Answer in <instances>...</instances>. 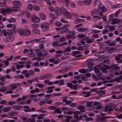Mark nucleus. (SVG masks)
<instances>
[{"instance_id":"f257e3e1","label":"nucleus","mask_w":122,"mask_h":122,"mask_svg":"<svg viewBox=\"0 0 122 122\" xmlns=\"http://www.w3.org/2000/svg\"><path fill=\"white\" fill-rule=\"evenodd\" d=\"M13 4L15 6L14 8L16 9L14 10L15 11H18L20 10V7L22 5V4L20 1H15L13 2Z\"/></svg>"},{"instance_id":"f03ea898","label":"nucleus","mask_w":122,"mask_h":122,"mask_svg":"<svg viewBox=\"0 0 122 122\" xmlns=\"http://www.w3.org/2000/svg\"><path fill=\"white\" fill-rule=\"evenodd\" d=\"M63 8H65L63 7L62 8H60L58 7H56V9L55 10L56 14L57 15H60L62 14H63L64 9Z\"/></svg>"},{"instance_id":"7ed1b4c3","label":"nucleus","mask_w":122,"mask_h":122,"mask_svg":"<svg viewBox=\"0 0 122 122\" xmlns=\"http://www.w3.org/2000/svg\"><path fill=\"white\" fill-rule=\"evenodd\" d=\"M11 11L10 9L8 8H2L0 9L1 13L4 15H5L6 13H10L11 12Z\"/></svg>"},{"instance_id":"20e7f679","label":"nucleus","mask_w":122,"mask_h":122,"mask_svg":"<svg viewBox=\"0 0 122 122\" xmlns=\"http://www.w3.org/2000/svg\"><path fill=\"white\" fill-rule=\"evenodd\" d=\"M23 85L21 83H17L13 84H10V89L11 90H13L15 89L17 86H19Z\"/></svg>"},{"instance_id":"39448f33","label":"nucleus","mask_w":122,"mask_h":122,"mask_svg":"<svg viewBox=\"0 0 122 122\" xmlns=\"http://www.w3.org/2000/svg\"><path fill=\"white\" fill-rule=\"evenodd\" d=\"M52 75L51 74H48L43 76H39L38 79L40 80H42L45 79L49 78L51 77Z\"/></svg>"},{"instance_id":"423d86ee","label":"nucleus","mask_w":122,"mask_h":122,"mask_svg":"<svg viewBox=\"0 0 122 122\" xmlns=\"http://www.w3.org/2000/svg\"><path fill=\"white\" fill-rule=\"evenodd\" d=\"M49 24L48 23H46L41 26V29L43 31H47L49 29Z\"/></svg>"},{"instance_id":"0eeeda50","label":"nucleus","mask_w":122,"mask_h":122,"mask_svg":"<svg viewBox=\"0 0 122 122\" xmlns=\"http://www.w3.org/2000/svg\"><path fill=\"white\" fill-rule=\"evenodd\" d=\"M12 34V32L10 30H3V35L5 36H6L7 35H11Z\"/></svg>"},{"instance_id":"6e6552de","label":"nucleus","mask_w":122,"mask_h":122,"mask_svg":"<svg viewBox=\"0 0 122 122\" xmlns=\"http://www.w3.org/2000/svg\"><path fill=\"white\" fill-rule=\"evenodd\" d=\"M7 37L6 38H4V40L5 42H10L13 41L15 39V38L14 36L11 35Z\"/></svg>"},{"instance_id":"1a4fd4ad","label":"nucleus","mask_w":122,"mask_h":122,"mask_svg":"<svg viewBox=\"0 0 122 122\" xmlns=\"http://www.w3.org/2000/svg\"><path fill=\"white\" fill-rule=\"evenodd\" d=\"M116 108V107H114L112 109L110 106L106 107L105 108L104 112H106L108 111L111 112L113 111V109H115L116 111H117L118 110V108H117L116 109H115Z\"/></svg>"},{"instance_id":"9d476101","label":"nucleus","mask_w":122,"mask_h":122,"mask_svg":"<svg viewBox=\"0 0 122 122\" xmlns=\"http://www.w3.org/2000/svg\"><path fill=\"white\" fill-rule=\"evenodd\" d=\"M64 9V12L63 13V14L66 16V17L68 19H70L71 17V14L68 12V11L65 8Z\"/></svg>"},{"instance_id":"9b49d317","label":"nucleus","mask_w":122,"mask_h":122,"mask_svg":"<svg viewBox=\"0 0 122 122\" xmlns=\"http://www.w3.org/2000/svg\"><path fill=\"white\" fill-rule=\"evenodd\" d=\"M112 22L111 24L115 25L120 23L121 22V20L116 18H113L112 20Z\"/></svg>"},{"instance_id":"f8f14e48","label":"nucleus","mask_w":122,"mask_h":122,"mask_svg":"<svg viewBox=\"0 0 122 122\" xmlns=\"http://www.w3.org/2000/svg\"><path fill=\"white\" fill-rule=\"evenodd\" d=\"M32 21L35 23H38L40 21L39 18L37 16H34L32 18Z\"/></svg>"},{"instance_id":"ddd939ff","label":"nucleus","mask_w":122,"mask_h":122,"mask_svg":"<svg viewBox=\"0 0 122 122\" xmlns=\"http://www.w3.org/2000/svg\"><path fill=\"white\" fill-rule=\"evenodd\" d=\"M77 108L82 112H85V108L83 105L79 106L77 107Z\"/></svg>"},{"instance_id":"4468645a","label":"nucleus","mask_w":122,"mask_h":122,"mask_svg":"<svg viewBox=\"0 0 122 122\" xmlns=\"http://www.w3.org/2000/svg\"><path fill=\"white\" fill-rule=\"evenodd\" d=\"M97 122H104L106 121L104 117H101L97 118L96 119Z\"/></svg>"},{"instance_id":"2eb2a0df","label":"nucleus","mask_w":122,"mask_h":122,"mask_svg":"<svg viewBox=\"0 0 122 122\" xmlns=\"http://www.w3.org/2000/svg\"><path fill=\"white\" fill-rule=\"evenodd\" d=\"M121 79H122V76H120L119 77H117L115 78V79H112L111 82H114L115 81H120Z\"/></svg>"},{"instance_id":"dca6fc26","label":"nucleus","mask_w":122,"mask_h":122,"mask_svg":"<svg viewBox=\"0 0 122 122\" xmlns=\"http://www.w3.org/2000/svg\"><path fill=\"white\" fill-rule=\"evenodd\" d=\"M91 14L92 15L93 14L97 15L100 13L99 10L97 9H94L93 11H91L90 12Z\"/></svg>"},{"instance_id":"f3484780","label":"nucleus","mask_w":122,"mask_h":122,"mask_svg":"<svg viewBox=\"0 0 122 122\" xmlns=\"http://www.w3.org/2000/svg\"><path fill=\"white\" fill-rule=\"evenodd\" d=\"M31 33L30 31L28 29L24 30V36H29Z\"/></svg>"},{"instance_id":"a211bd4d","label":"nucleus","mask_w":122,"mask_h":122,"mask_svg":"<svg viewBox=\"0 0 122 122\" xmlns=\"http://www.w3.org/2000/svg\"><path fill=\"white\" fill-rule=\"evenodd\" d=\"M78 37L79 38H83L84 40H86L87 39V37H86V36L83 34H79Z\"/></svg>"},{"instance_id":"6ab92c4d","label":"nucleus","mask_w":122,"mask_h":122,"mask_svg":"<svg viewBox=\"0 0 122 122\" xmlns=\"http://www.w3.org/2000/svg\"><path fill=\"white\" fill-rule=\"evenodd\" d=\"M36 54L37 55L38 57H40V56H42V53H41V50L40 49H38L36 50Z\"/></svg>"},{"instance_id":"aec40b11","label":"nucleus","mask_w":122,"mask_h":122,"mask_svg":"<svg viewBox=\"0 0 122 122\" xmlns=\"http://www.w3.org/2000/svg\"><path fill=\"white\" fill-rule=\"evenodd\" d=\"M103 66L102 65V64H100V65L97 66V67L99 68L100 69H101L103 72H105L106 70L105 68H103Z\"/></svg>"},{"instance_id":"412c9836","label":"nucleus","mask_w":122,"mask_h":122,"mask_svg":"<svg viewBox=\"0 0 122 122\" xmlns=\"http://www.w3.org/2000/svg\"><path fill=\"white\" fill-rule=\"evenodd\" d=\"M40 17L41 19L43 20H45L46 19V17L44 14L41 13L40 14Z\"/></svg>"},{"instance_id":"4be33fe9","label":"nucleus","mask_w":122,"mask_h":122,"mask_svg":"<svg viewBox=\"0 0 122 122\" xmlns=\"http://www.w3.org/2000/svg\"><path fill=\"white\" fill-rule=\"evenodd\" d=\"M80 112L79 111H76L74 112L73 113L75 114L74 116V117L76 119H78V115L80 114Z\"/></svg>"},{"instance_id":"5701e85b","label":"nucleus","mask_w":122,"mask_h":122,"mask_svg":"<svg viewBox=\"0 0 122 122\" xmlns=\"http://www.w3.org/2000/svg\"><path fill=\"white\" fill-rule=\"evenodd\" d=\"M25 66V65L24 64L21 65H16V67L17 69L20 70L21 68H23Z\"/></svg>"},{"instance_id":"b1692460","label":"nucleus","mask_w":122,"mask_h":122,"mask_svg":"<svg viewBox=\"0 0 122 122\" xmlns=\"http://www.w3.org/2000/svg\"><path fill=\"white\" fill-rule=\"evenodd\" d=\"M60 2L62 3L65 2L66 4V6H68L69 4L70 0H59Z\"/></svg>"},{"instance_id":"393cba45","label":"nucleus","mask_w":122,"mask_h":122,"mask_svg":"<svg viewBox=\"0 0 122 122\" xmlns=\"http://www.w3.org/2000/svg\"><path fill=\"white\" fill-rule=\"evenodd\" d=\"M53 45L56 47H60V44H59L58 42L57 41H54L52 42Z\"/></svg>"},{"instance_id":"a878e982","label":"nucleus","mask_w":122,"mask_h":122,"mask_svg":"<svg viewBox=\"0 0 122 122\" xmlns=\"http://www.w3.org/2000/svg\"><path fill=\"white\" fill-rule=\"evenodd\" d=\"M66 38L67 39L70 38L74 39L76 38V36H73L71 34L67 36H66Z\"/></svg>"},{"instance_id":"bb28decb","label":"nucleus","mask_w":122,"mask_h":122,"mask_svg":"<svg viewBox=\"0 0 122 122\" xmlns=\"http://www.w3.org/2000/svg\"><path fill=\"white\" fill-rule=\"evenodd\" d=\"M33 32L36 34L39 35L40 34V31L37 29H34L33 30Z\"/></svg>"},{"instance_id":"cd10ccee","label":"nucleus","mask_w":122,"mask_h":122,"mask_svg":"<svg viewBox=\"0 0 122 122\" xmlns=\"http://www.w3.org/2000/svg\"><path fill=\"white\" fill-rule=\"evenodd\" d=\"M115 26L111 25L108 27L107 28L109 29V31H112L115 30Z\"/></svg>"},{"instance_id":"c85d7f7f","label":"nucleus","mask_w":122,"mask_h":122,"mask_svg":"<svg viewBox=\"0 0 122 122\" xmlns=\"http://www.w3.org/2000/svg\"><path fill=\"white\" fill-rule=\"evenodd\" d=\"M22 107L21 106H17L16 105H15L12 108H14L15 110H20V109L22 108Z\"/></svg>"},{"instance_id":"c756f323","label":"nucleus","mask_w":122,"mask_h":122,"mask_svg":"<svg viewBox=\"0 0 122 122\" xmlns=\"http://www.w3.org/2000/svg\"><path fill=\"white\" fill-rule=\"evenodd\" d=\"M11 108L10 107H5L3 108V111L4 112H8L10 111Z\"/></svg>"},{"instance_id":"7c9ffc66","label":"nucleus","mask_w":122,"mask_h":122,"mask_svg":"<svg viewBox=\"0 0 122 122\" xmlns=\"http://www.w3.org/2000/svg\"><path fill=\"white\" fill-rule=\"evenodd\" d=\"M24 30H22V29H19L18 30V32L20 36H24Z\"/></svg>"},{"instance_id":"2f4dec72","label":"nucleus","mask_w":122,"mask_h":122,"mask_svg":"<svg viewBox=\"0 0 122 122\" xmlns=\"http://www.w3.org/2000/svg\"><path fill=\"white\" fill-rule=\"evenodd\" d=\"M2 18V16L0 15V27L1 28H3L4 27V25L3 21L1 20Z\"/></svg>"},{"instance_id":"473e14b6","label":"nucleus","mask_w":122,"mask_h":122,"mask_svg":"<svg viewBox=\"0 0 122 122\" xmlns=\"http://www.w3.org/2000/svg\"><path fill=\"white\" fill-rule=\"evenodd\" d=\"M69 68V67H68L64 69L60 70L59 71V72L60 73H63L66 72L69 69H68Z\"/></svg>"},{"instance_id":"72a5a7b5","label":"nucleus","mask_w":122,"mask_h":122,"mask_svg":"<svg viewBox=\"0 0 122 122\" xmlns=\"http://www.w3.org/2000/svg\"><path fill=\"white\" fill-rule=\"evenodd\" d=\"M102 65L106 70L111 69L112 68V66H110L107 65H106L104 64H102Z\"/></svg>"},{"instance_id":"f704fd0d","label":"nucleus","mask_w":122,"mask_h":122,"mask_svg":"<svg viewBox=\"0 0 122 122\" xmlns=\"http://www.w3.org/2000/svg\"><path fill=\"white\" fill-rule=\"evenodd\" d=\"M79 72L80 73H82L83 74L87 72L86 70L85 69H82L79 70Z\"/></svg>"},{"instance_id":"c9c22d12","label":"nucleus","mask_w":122,"mask_h":122,"mask_svg":"<svg viewBox=\"0 0 122 122\" xmlns=\"http://www.w3.org/2000/svg\"><path fill=\"white\" fill-rule=\"evenodd\" d=\"M54 113H57V114H61L62 113V112L61 111V109L59 108L55 110L54 111Z\"/></svg>"},{"instance_id":"e433bc0d","label":"nucleus","mask_w":122,"mask_h":122,"mask_svg":"<svg viewBox=\"0 0 122 122\" xmlns=\"http://www.w3.org/2000/svg\"><path fill=\"white\" fill-rule=\"evenodd\" d=\"M95 39L93 38L91 39H88L86 41V43L87 44H90L93 42L94 41Z\"/></svg>"},{"instance_id":"4c0bfd02","label":"nucleus","mask_w":122,"mask_h":122,"mask_svg":"<svg viewBox=\"0 0 122 122\" xmlns=\"http://www.w3.org/2000/svg\"><path fill=\"white\" fill-rule=\"evenodd\" d=\"M77 30L78 32H85L86 30V29L84 28H80L77 29Z\"/></svg>"},{"instance_id":"58836bf2","label":"nucleus","mask_w":122,"mask_h":122,"mask_svg":"<svg viewBox=\"0 0 122 122\" xmlns=\"http://www.w3.org/2000/svg\"><path fill=\"white\" fill-rule=\"evenodd\" d=\"M27 8L30 11H31L33 9L32 5L31 4H28L27 5Z\"/></svg>"},{"instance_id":"ea45409f","label":"nucleus","mask_w":122,"mask_h":122,"mask_svg":"<svg viewBox=\"0 0 122 122\" xmlns=\"http://www.w3.org/2000/svg\"><path fill=\"white\" fill-rule=\"evenodd\" d=\"M88 68L86 70H87V71L88 72H90L92 71V69L93 68L92 66H88L87 67Z\"/></svg>"},{"instance_id":"a19ab883","label":"nucleus","mask_w":122,"mask_h":122,"mask_svg":"<svg viewBox=\"0 0 122 122\" xmlns=\"http://www.w3.org/2000/svg\"><path fill=\"white\" fill-rule=\"evenodd\" d=\"M67 85L68 87L71 88H73V86L72 83L70 82H68L67 83Z\"/></svg>"},{"instance_id":"79ce46f5","label":"nucleus","mask_w":122,"mask_h":122,"mask_svg":"<svg viewBox=\"0 0 122 122\" xmlns=\"http://www.w3.org/2000/svg\"><path fill=\"white\" fill-rule=\"evenodd\" d=\"M66 122H69L70 120V119H71L72 118V117L71 116H66Z\"/></svg>"},{"instance_id":"37998d69","label":"nucleus","mask_w":122,"mask_h":122,"mask_svg":"<svg viewBox=\"0 0 122 122\" xmlns=\"http://www.w3.org/2000/svg\"><path fill=\"white\" fill-rule=\"evenodd\" d=\"M72 109V108H67L66 107H63L61 108L62 110L63 111H68L71 110Z\"/></svg>"},{"instance_id":"c03bdc74","label":"nucleus","mask_w":122,"mask_h":122,"mask_svg":"<svg viewBox=\"0 0 122 122\" xmlns=\"http://www.w3.org/2000/svg\"><path fill=\"white\" fill-rule=\"evenodd\" d=\"M82 20H83L82 19H78L74 21V23L75 24H76L78 23L81 22Z\"/></svg>"},{"instance_id":"a18cd8bd","label":"nucleus","mask_w":122,"mask_h":122,"mask_svg":"<svg viewBox=\"0 0 122 122\" xmlns=\"http://www.w3.org/2000/svg\"><path fill=\"white\" fill-rule=\"evenodd\" d=\"M112 42H110V43H109L108 45L109 46H114L116 45V43H115L116 41H113Z\"/></svg>"},{"instance_id":"49530a36","label":"nucleus","mask_w":122,"mask_h":122,"mask_svg":"<svg viewBox=\"0 0 122 122\" xmlns=\"http://www.w3.org/2000/svg\"><path fill=\"white\" fill-rule=\"evenodd\" d=\"M33 8L34 9L37 10H40V8L38 6L36 5H34Z\"/></svg>"},{"instance_id":"de8ad7c7","label":"nucleus","mask_w":122,"mask_h":122,"mask_svg":"<svg viewBox=\"0 0 122 122\" xmlns=\"http://www.w3.org/2000/svg\"><path fill=\"white\" fill-rule=\"evenodd\" d=\"M41 39L42 38H40L39 39H34V40L32 39L31 40L30 42H32L34 40H35L36 42H39L40 41Z\"/></svg>"},{"instance_id":"09e8293b","label":"nucleus","mask_w":122,"mask_h":122,"mask_svg":"<svg viewBox=\"0 0 122 122\" xmlns=\"http://www.w3.org/2000/svg\"><path fill=\"white\" fill-rule=\"evenodd\" d=\"M46 100L41 101L40 102V106H42L43 104H45L46 103Z\"/></svg>"},{"instance_id":"8fccbe9b","label":"nucleus","mask_w":122,"mask_h":122,"mask_svg":"<svg viewBox=\"0 0 122 122\" xmlns=\"http://www.w3.org/2000/svg\"><path fill=\"white\" fill-rule=\"evenodd\" d=\"M92 1V0H85V2L87 5H89L91 3Z\"/></svg>"},{"instance_id":"3c124183","label":"nucleus","mask_w":122,"mask_h":122,"mask_svg":"<svg viewBox=\"0 0 122 122\" xmlns=\"http://www.w3.org/2000/svg\"><path fill=\"white\" fill-rule=\"evenodd\" d=\"M48 109L51 110H55L56 109V107L52 106L48 107Z\"/></svg>"},{"instance_id":"603ef678","label":"nucleus","mask_w":122,"mask_h":122,"mask_svg":"<svg viewBox=\"0 0 122 122\" xmlns=\"http://www.w3.org/2000/svg\"><path fill=\"white\" fill-rule=\"evenodd\" d=\"M8 21L9 22L11 23L13 22H14L16 20L15 18H11L9 20H8Z\"/></svg>"},{"instance_id":"864d4df0","label":"nucleus","mask_w":122,"mask_h":122,"mask_svg":"<svg viewBox=\"0 0 122 122\" xmlns=\"http://www.w3.org/2000/svg\"><path fill=\"white\" fill-rule=\"evenodd\" d=\"M70 26V25L68 24H66L62 26L61 28V29H66L68 28Z\"/></svg>"},{"instance_id":"5fc2aeb1","label":"nucleus","mask_w":122,"mask_h":122,"mask_svg":"<svg viewBox=\"0 0 122 122\" xmlns=\"http://www.w3.org/2000/svg\"><path fill=\"white\" fill-rule=\"evenodd\" d=\"M60 83L59 84V86H61L64 85V81L63 79H61L59 81Z\"/></svg>"},{"instance_id":"6e6d98bb","label":"nucleus","mask_w":122,"mask_h":122,"mask_svg":"<svg viewBox=\"0 0 122 122\" xmlns=\"http://www.w3.org/2000/svg\"><path fill=\"white\" fill-rule=\"evenodd\" d=\"M28 56L30 57H34L35 56V54L33 53H29L28 54Z\"/></svg>"},{"instance_id":"4d7b16f0","label":"nucleus","mask_w":122,"mask_h":122,"mask_svg":"<svg viewBox=\"0 0 122 122\" xmlns=\"http://www.w3.org/2000/svg\"><path fill=\"white\" fill-rule=\"evenodd\" d=\"M105 46V45L103 43H101L100 45L99 49L101 51H103V48Z\"/></svg>"},{"instance_id":"13d9d810","label":"nucleus","mask_w":122,"mask_h":122,"mask_svg":"<svg viewBox=\"0 0 122 122\" xmlns=\"http://www.w3.org/2000/svg\"><path fill=\"white\" fill-rule=\"evenodd\" d=\"M39 63L38 62H36L34 63L33 65V66L34 67H37L39 66Z\"/></svg>"},{"instance_id":"bf43d9fd","label":"nucleus","mask_w":122,"mask_h":122,"mask_svg":"<svg viewBox=\"0 0 122 122\" xmlns=\"http://www.w3.org/2000/svg\"><path fill=\"white\" fill-rule=\"evenodd\" d=\"M16 113V112L15 111L9 112L8 113V114L11 116H13Z\"/></svg>"},{"instance_id":"052dcab7","label":"nucleus","mask_w":122,"mask_h":122,"mask_svg":"<svg viewBox=\"0 0 122 122\" xmlns=\"http://www.w3.org/2000/svg\"><path fill=\"white\" fill-rule=\"evenodd\" d=\"M94 70L96 73H98L100 72L99 70L96 67L94 68Z\"/></svg>"},{"instance_id":"680f3d73","label":"nucleus","mask_w":122,"mask_h":122,"mask_svg":"<svg viewBox=\"0 0 122 122\" xmlns=\"http://www.w3.org/2000/svg\"><path fill=\"white\" fill-rule=\"evenodd\" d=\"M98 8L99 9L102 10H104L105 9V7L104 6H100L99 5L98 6Z\"/></svg>"},{"instance_id":"e2e57ef3","label":"nucleus","mask_w":122,"mask_h":122,"mask_svg":"<svg viewBox=\"0 0 122 122\" xmlns=\"http://www.w3.org/2000/svg\"><path fill=\"white\" fill-rule=\"evenodd\" d=\"M70 6L72 8H74L76 7V5L75 4L72 2L70 3Z\"/></svg>"},{"instance_id":"0e129e2a","label":"nucleus","mask_w":122,"mask_h":122,"mask_svg":"<svg viewBox=\"0 0 122 122\" xmlns=\"http://www.w3.org/2000/svg\"><path fill=\"white\" fill-rule=\"evenodd\" d=\"M66 41L65 38L64 37H62L61 38L59 39V41L60 42H62L65 41Z\"/></svg>"},{"instance_id":"69168bd1","label":"nucleus","mask_w":122,"mask_h":122,"mask_svg":"<svg viewBox=\"0 0 122 122\" xmlns=\"http://www.w3.org/2000/svg\"><path fill=\"white\" fill-rule=\"evenodd\" d=\"M36 86H38L39 88H42L44 86V85L43 84H36Z\"/></svg>"},{"instance_id":"338daca9","label":"nucleus","mask_w":122,"mask_h":122,"mask_svg":"<svg viewBox=\"0 0 122 122\" xmlns=\"http://www.w3.org/2000/svg\"><path fill=\"white\" fill-rule=\"evenodd\" d=\"M55 25L57 26H61L62 25V24L61 22L58 21L56 23Z\"/></svg>"},{"instance_id":"774afa93","label":"nucleus","mask_w":122,"mask_h":122,"mask_svg":"<svg viewBox=\"0 0 122 122\" xmlns=\"http://www.w3.org/2000/svg\"><path fill=\"white\" fill-rule=\"evenodd\" d=\"M93 102L91 101L89 102H88L87 103V106L89 107H90L93 104Z\"/></svg>"}]
</instances>
